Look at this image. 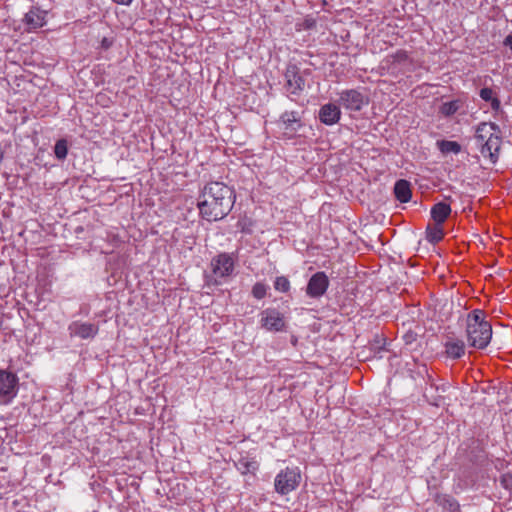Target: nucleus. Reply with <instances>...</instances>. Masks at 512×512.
<instances>
[{"label":"nucleus","instance_id":"1","mask_svg":"<svg viewBox=\"0 0 512 512\" xmlns=\"http://www.w3.org/2000/svg\"><path fill=\"white\" fill-rule=\"evenodd\" d=\"M235 202L232 188L223 182L207 183L198 198L197 207L201 217L207 221H218L229 214Z\"/></svg>","mask_w":512,"mask_h":512},{"label":"nucleus","instance_id":"2","mask_svg":"<svg viewBox=\"0 0 512 512\" xmlns=\"http://www.w3.org/2000/svg\"><path fill=\"white\" fill-rule=\"evenodd\" d=\"M466 337L468 344L476 349H484L492 338V326L486 320V314L481 309H475L466 317Z\"/></svg>","mask_w":512,"mask_h":512},{"label":"nucleus","instance_id":"3","mask_svg":"<svg viewBox=\"0 0 512 512\" xmlns=\"http://www.w3.org/2000/svg\"><path fill=\"white\" fill-rule=\"evenodd\" d=\"M493 129L492 125L481 123L477 127L475 139L482 156L488 158L491 163H496L499 157L501 139L491 132Z\"/></svg>","mask_w":512,"mask_h":512},{"label":"nucleus","instance_id":"4","mask_svg":"<svg viewBox=\"0 0 512 512\" xmlns=\"http://www.w3.org/2000/svg\"><path fill=\"white\" fill-rule=\"evenodd\" d=\"M301 479V472L298 467H286L280 470L275 477V491L280 495H287L298 488Z\"/></svg>","mask_w":512,"mask_h":512},{"label":"nucleus","instance_id":"5","mask_svg":"<svg viewBox=\"0 0 512 512\" xmlns=\"http://www.w3.org/2000/svg\"><path fill=\"white\" fill-rule=\"evenodd\" d=\"M234 259L228 253H221L211 261L212 275L215 284H221L223 279L228 278L234 271Z\"/></svg>","mask_w":512,"mask_h":512},{"label":"nucleus","instance_id":"6","mask_svg":"<svg viewBox=\"0 0 512 512\" xmlns=\"http://www.w3.org/2000/svg\"><path fill=\"white\" fill-rule=\"evenodd\" d=\"M277 126L284 136L292 138L303 126L301 115L297 111H285L277 121Z\"/></svg>","mask_w":512,"mask_h":512},{"label":"nucleus","instance_id":"7","mask_svg":"<svg viewBox=\"0 0 512 512\" xmlns=\"http://www.w3.org/2000/svg\"><path fill=\"white\" fill-rule=\"evenodd\" d=\"M18 378L6 370H0V399L8 403L17 394Z\"/></svg>","mask_w":512,"mask_h":512},{"label":"nucleus","instance_id":"8","mask_svg":"<svg viewBox=\"0 0 512 512\" xmlns=\"http://www.w3.org/2000/svg\"><path fill=\"white\" fill-rule=\"evenodd\" d=\"M261 325L268 331H282L285 328V319L276 309H266L261 312Z\"/></svg>","mask_w":512,"mask_h":512},{"label":"nucleus","instance_id":"9","mask_svg":"<svg viewBox=\"0 0 512 512\" xmlns=\"http://www.w3.org/2000/svg\"><path fill=\"white\" fill-rule=\"evenodd\" d=\"M329 286V279L324 272L315 273L309 280L306 292L312 298L325 294Z\"/></svg>","mask_w":512,"mask_h":512},{"label":"nucleus","instance_id":"10","mask_svg":"<svg viewBox=\"0 0 512 512\" xmlns=\"http://www.w3.org/2000/svg\"><path fill=\"white\" fill-rule=\"evenodd\" d=\"M68 331L71 337L90 339L97 335L99 327L93 323L74 321L68 326Z\"/></svg>","mask_w":512,"mask_h":512},{"label":"nucleus","instance_id":"11","mask_svg":"<svg viewBox=\"0 0 512 512\" xmlns=\"http://www.w3.org/2000/svg\"><path fill=\"white\" fill-rule=\"evenodd\" d=\"M286 89L290 94L297 95L305 87V80L296 66H289L285 72Z\"/></svg>","mask_w":512,"mask_h":512},{"label":"nucleus","instance_id":"12","mask_svg":"<svg viewBox=\"0 0 512 512\" xmlns=\"http://www.w3.org/2000/svg\"><path fill=\"white\" fill-rule=\"evenodd\" d=\"M340 103L346 109L359 111L365 103V97L357 90H345L340 94Z\"/></svg>","mask_w":512,"mask_h":512},{"label":"nucleus","instance_id":"13","mask_svg":"<svg viewBox=\"0 0 512 512\" xmlns=\"http://www.w3.org/2000/svg\"><path fill=\"white\" fill-rule=\"evenodd\" d=\"M46 11L38 7L31 8L24 17V24L28 32L35 31L46 24Z\"/></svg>","mask_w":512,"mask_h":512},{"label":"nucleus","instance_id":"14","mask_svg":"<svg viewBox=\"0 0 512 512\" xmlns=\"http://www.w3.org/2000/svg\"><path fill=\"white\" fill-rule=\"evenodd\" d=\"M340 109L337 105L329 103L321 107L319 111V119L326 125H333L340 119Z\"/></svg>","mask_w":512,"mask_h":512},{"label":"nucleus","instance_id":"15","mask_svg":"<svg viewBox=\"0 0 512 512\" xmlns=\"http://www.w3.org/2000/svg\"><path fill=\"white\" fill-rule=\"evenodd\" d=\"M235 466L241 474L246 475L248 473L254 474L259 468V463L256 457L247 453L240 456V458L235 462Z\"/></svg>","mask_w":512,"mask_h":512},{"label":"nucleus","instance_id":"16","mask_svg":"<svg viewBox=\"0 0 512 512\" xmlns=\"http://www.w3.org/2000/svg\"><path fill=\"white\" fill-rule=\"evenodd\" d=\"M430 213L433 222L444 224L451 214V207L446 202H438L432 206Z\"/></svg>","mask_w":512,"mask_h":512},{"label":"nucleus","instance_id":"17","mask_svg":"<svg viewBox=\"0 0 512 512\" xmlns=\"http://www.w3.org/2000/svg\"><path fill=\"white\" fill-rule=\"evenodd\" d=\"M394 194L400 202H408L412 195L410 183L407 180H398L394 186Z\"/></svg>","mask_w":512,"mask_h":512},{"label":"nucleus","instance_id":"18","mask_svg":"<svg viewBox=\"0 0 512 512\" xmlns=\"http://www.w3.org/2000/svg\"><path fill=\"white\" fill-rule=\"evenodd\" d=\"M465 345L461 340H450L445 343V353L448 357L457 359L464 355Z\"/></svg>","mask_w":512,"mask_h":512},{"label":"nucleus","instance_id":"19","mask_svg":"<svg viewBox=\"0 0 512 512\" xmlns=\"http://www.w3.org/2000/svg\"><path fill=\"white\" fill-rule=\"evenodd\" d=\"M444 237V229H443V224L441 223H435L433 222V224H428L427 228H426V239L430 242V243H438L440 242Z\"/></svg>","mask_w":512,"mask_h":512},{"label":"nucleus","instance_id":"20","mask_svg":"<svg viewBox=\"0 0 512 512\" xmlns=\"http://www.w3.org/2000/svg\"><path fill=\"white\" fill-rule=\"evenodd\" d=\"M479 96L481 99L485 102H490L491 108L495 111L499 110L500 108V100L497 97V93L495 90L489 87H484L480 90Z\"/></svg>","mask_w":512,"mask_h":512},{"label":"nucleus","instance_id":"21","mask_svg":"<svg viewBox=\"0 0 512 512\" xmlns=\"http://www.w3.org/2000/svg\"><path fill=\"white\" fill-rule=\"evenodd\" d=\"M435 502L450 512H459L458 502L449 495L438 494L435 497Z\"/></svg>","mask_w":512,"mask_h":512},{"label":"nucleus","instance_id":"22","mask_svg":"<svg viewBox=\"0 0 512 512\" xmlns=\"http://www.w3.org/2000/svg\"><path fill=\"white\" fill-rule=\"evenodd\" d=\"M462 105L463 102L460 99L443 102L439 108V112L446 117L452 116L460 109Z\"/></svg>","mask_w":512,"mask_h":512},{"label":"nucleus","instance_id":"23","mask_svg":"<svg viewBox=\"0 0 512 512\" xmlns=\"http://www.w3.org/2000/svg\"><path fill=\"white\" fill-rule=\"evenodd\" d=\"M408 59V54L404 50H399L394 54L388 55L383 61V67H388L390 64L393 63H401L405 62Z\"/></svg>","mask_w":512,"mask_h":512},{"label":"nucleus","instance_id":"24","mask_svg":"<svg viewBox=\"0 0 512 512\" xmlns=\"http://www.w3.org/2000/svg\"><path fill=\"white\" fill-rule=\"evenodd\" d=\"M439 149L442 153H459L461 150L460 145L455 141H441L439 143Z\"/></svg>","mask_w":512,"mask_h":512},{"label":"nucleus","instance_id":"25","mask_svg":"<svg viewBox=\"0 0 512 512\" xmlns=\"http://www.w3.org/2000/svg\"><path fill=\"white\" fill-rule=\"evenodd\" d=\"M54 153L56 157L60 160L66 158L68 153L67 141L65 139H60L56 142L54 147Z\"/></svg>","mask_w":512,"mask_h":512},{"label":"nucleus","instance_id":"26","mask_svg":"<svg viewBox=\"0 0 512 512\" xmlns=\"http://www.w3.org/2000/svg\"><path fill=\"white\" fill-rule=\"evenodd\" d=\"M274 288L279 292H288L290 289V282L287 277L279 276L274 281Z\"/></svg>","mask_w":512,"mask_h":512},{"label":"nucleus","instance_id":"27","mask_svg":"<svg viewBox=\"0 0 512 512\" xmlns=\"http://www.w3.org/2000/svg\"><path fill=\"white\" fill-rule=\"evenodd\" d=\"M267 293V286L262 282H257L252 288V295L256 299H263Z\"/></svg>","mask_w":512,"mask_h":512},{"label":"nucleus","instance_id":"28","mask_svg":"<svg viewBox=\"0 0 512 512\" xmlns=\"http://www.w3.org/2000/svg\"><path fill=\"white\" fill-rule=\"evenodd\" d=\"M500 484L506 490H512V475L510 473H505L500 476Z\"/></svg>","mask_w":512,"mask_h":512},{"label":"nucleus","instance_id":"29","mask_svg":"<svg viewBox=\"0 0 512 512\" xmlns=\"http://www.w3.org/2000/svg\"><path fill=\"white\" fill-rule=\"evenodd\" d=\"M503 45L509 48L512 52V33L507 35L503 41Z\"/></svg>","mask_w":512,"mask_h":512},{"label":"nucleus","instance_id":"30","mask_svg":"<svg viewBox=\"0 0 512 512\" xmlns=\"http://www.w3.org/2000/svg\"><path fill=\"white\" fill-rule=\"evenodd\" d=\"M112 1L119 5L129 6L133 0H112Z\"/></svg>","mask_w":512,"mask_h":512}]
</instances>
